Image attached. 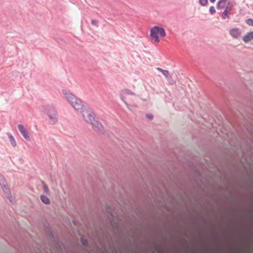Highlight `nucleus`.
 Segmentation results:
<instances>
[{
	"mask_svg": "<svg viewBox=\"0 0 253 253\" xmlns=\"http://www.w3.org/2000/svg\"><path fill=\"white\" fill-rule=\"evenodd\" d=\"M62 92L68 102L72 105L74 109L77 111H81V113L84 120L87 123L90 124L95 119V114L88 107L84 106L81 99L65 89L62 90Z\"/></svg>",
	"mask_w": 253,
	"mask_h": 253,
	"instance_id": "obj_1",
	"label": "nucleus"
},
{
	"mask_svg": "<svg viewBox=\"0 0 253 253\" xmlns=\"http://www.w3.org/2000/svg\"><path fill=\"white\" fill-rule=\"evenodd\" d=\"M44 113L48 116V123L50 125L56 124L58 121L56 108L52 105L47 106L44 109Z\"/></svg>",
	"mask_w": 253,
	"mask_h": 253,
	"instance_id": "obj_2",
	"label": "nucleus"
},
{
	"mask_svg": "<svg viewBox=\"0 0 253 253\" xmlns=\"http://www.w3.org/2000/svg\"><path fill=\"white\" fill-rule=\"evenodd\" d=\"M0 185L9 201L11 203L13 202V199L10 195V191L8 188L6 180L4 176L1 174H0Z\"/></svg>",
	"mask_w": 253,
	"mask_h": 253,
	"instance_id": "obj_3",
	"label": "nucleus"
},
{
	"mask_svg": "<svg viewBox=\"0 0 253 253\" xmlns=\"http://www.w3.org/2000/svg\"><path fill=\"white\" fill-rule=\"evenodd\" d=\"M106 212L108 214V218L111 225L114 228L118 230L119 226L118 223L115 220L114 216L112 211V208L110 206L107 205L106 206Z\"/></svg>",
	"mask_w": 253,
	"mask_h": 253,
	"instance_id": "obj_4",
	"label": "nucleus"
},
{
	"mask_svg": "<svg viewBox=\"0 0 253 253\" xmlns=\"http://www.w3.org/2000/svg\"><path fill=\"white\" fill-rule=\"evenodd\" d=\"M92 126L93 129L99 134H103L105 129L102 124L96 120H94L90 123Z\"/></svg>",
	"mask_w": 253,
	"mask_h": 253,
	"instance_id": "obj_5",
	"label": "nucleus"
},
{
	"mask_svg": "<svg viewBox=\"0 0 253 253\" xmlns=\"http://www.w3.org/2000/svg\"><path fill=\"white\" fill-rule=\"evenodd\" d=\"M126 95H135V93L132 91H131L130 90L128 89H125L121 91V100L124 102V103L126 105L127 107L130 109V105L128 104L126 101L125 100V96Z\"/></svg>",
	"mask_w": 253,
	"mask_h": 253,
	"instance_id": "obj_6",
	"label": "nucleus"
},
{
	"mask_svg": "<svg viewBox=\"0 0 253 253\" xmlns=\"http://www.w3.org/2000/svg\"><path fill=\"white\" fill-rule=\"evenodd\" d=\"M17 126H18L19 131H20L21 134L22 135V136L24 137V138L26 140L30 141V137L29 136V133H28L27 130L26 129V128H25L24 127V126L22 125H21V124H19Z\"/></svg>",
	"mask_w": 253,
	"mask_h": 253,
	"instance_id": "obj_7",
	"label": "nucleus"
},
{
	"mask_svg": "<svg viewBox=\"0 0 253 253\" xmlns=\"http://www.w3.org/2000/svg\"><path fill=\"white\" fill-rule=\"evenodd\" d=\"M150 37L152 40H154L155 42H160V40L158 37V34L155 26H154L151 29Z\"/></svg>",
	"mask_w": 253,
	"mask_h": 253,
	"instance_id": "obj_8",
	"label": "nucleus"
},
{
	"mask_svg": "<svg viewBox=\"0 0 253 253\" xmlns=\"http://www.w3.org/2000/svg\"><path fill=\"white\" fill-rule=\"evenodd\" d=\"M253 40V31L248 32L246 35L243 38V41L245 42H248Z\"/></svg>",
	"mask_w": 253,
	"mask_h": 253,
	"instance_id": "obj_9",
	"label": "nucleus"
},
{
	"mask_svg": "<svg viewBox=\"0 0 253 253\" xmlns=\"http://www.w3.org/2000/svg\"><path fill=\"white\" fill-rule=\"evenodd\" d=\"M229 33L230 35L235 38H238L240 34L239 30L238 28H234L230 30Z\"/></svg>",
	"mask_w": 253,
	"mask_h": 253,
	"instance_id": "obj_10",
	"label": "nucleus"
},
{
	"mask_svg": "<svg viewBox=\"0 0 253 253\" xmlns=\"http://www.w3.org/2000/svg\"><path fill=\"white\" fill-rule=\"evenodd\" d=\"M156 28V30L157 31L158 34L160 35V36L162 37H164L166 36V34L165 29L161 27H159L155 26Z\"/></svg>",
	"mask_w": 253,
	"mask_h": 253,
	"instance_id": "obj_11",
	"label": "nucleus"
},
{
	"mask_svg": "<svg viewBox=\"0 0 253 253\" xmlns=\"http://www.w3.org/2000/svg\"><path fill=\"white\" fill-rule=\"evenodd\" d=\"M230 11H231L230 7H229L228 6L225 7V9L222 14V18L224 19H225L226 18H228V14L230 13Z\"/></svg>",
	"mask_w": 253,
	"mask_h": 253,
	"instance_id": "obj_12",
	"label": "nucleus"
},
{
	"mask_svg": "<svg viewBox=\"0 0 253 253\" xmlns=\"http://www.w3.org/2000/svg\"><path fill=\"white\" fill-rule=\"evenodd\" d=\"M6 134L9 139L11 145L13 147H15L17 146V143L13 135L10 132H7Z\"/></svg>",
	"mask_w": 253,
	"mask_h": 253,
	"instance_id": "obj_13",
	"label": "nucleus"
},
{
	"mask_svg": "<svg viewBox=\"0 0 253 253\" xmlns=\"http://www.w3.org/2000/svg\"><path fill=\"white\" fill-rule=\"evenodd\" d=\"M227 1V0H219L217 4V8L222 9L225 8Z\"/></svg>",
	"mask_w": 253,
	"mask_h": 253,
	"instance_id": "obj_14",
	"label": "nucleus"
},
{
	"mask_svg": "<svg viewBox=\"0 0 253 253\" xmlns=\"http://www.w3.org/2000/svg\"><path fill=\"white\" fill-rule=\"evenodd\" d=\"M40 199L42 202L45 204H49L50 203V200L45 196L41 195Z\"/></svg>",
	"mask_w": 253,
	"mask_h": 253,
	"instance_id": "obj_15",
	"label": "nucleus"
},
{
	"mask_svg": "<svg viewBox=\"0 0 253 253\" xmlns=\"http://www.w3.org/2000/svg\"><path fill=\"white\" fill-rule=\"evenodd\" d=\"M42 184L43 186L44 193H47L49 192V189L47 185L44 181H42Z\"/></svg>",
	"mask_w": 253,
	"mask_h": 253,
	"instance_id": "obj_16",
	"label": "nucleus"
},
{
	"mask_svg": "<svg viewBox=\"0 0 253 253\" xmlns=\"http://www.w3.org/2000/svg\"><path fill=\"white\" fill-rule=\"evenodd\" d=\"M81 243L82 244V245L84 247H86L88 246V243L87 240L84 239L83 237L81 238Z\"/></svg>",
	"mask_w": 253,
	"mask_h": 253,
	"instance_id": "obj_17",
	"label": "nucleus"
},
{
	"mask_svg": "<svg viewBox=\"0 0 253 253\" xmlns=\"http://www.w3.org/2000/svg\"><path fill=\"white\" fill-rule=\"evenodd\" d=\"M208 0H199L200 5L202 6H206L208 3Z\"/></svg>",
	"mask_w": 253,
	"mask_h": 253,
	"instance_id": "obj_18",
	"label": "nucleus"
},
{
	"mask_svg": "<svg viewBox=\"0 0 253 253\" xmlns=\"http://www.w3.org/2000/svg\"><path fill=\"white\" fill-rule=\"evenodd\" d=\"M168 80V81L169 82V83L171 84H173L175 83L174 81L172 79L171 76L169 75L168 78H167Z\"/></svg>",
	"mask_w": 253,
	"mask_h": 253,
	"instance_id": "obj_19",
	"label": "nucleus"
},
{
	"mask_svg": "<svg viewBox=\"0 0 253 253\" xmlns=\"http://www.w3.org/2000/svg\"><path fill=\"white\" fill-rule=\"evenodd\" d=\"M246 22L248 25L253 26V19L252 18L247 19Z\"/></svg>",
	"mask_w": 253,
	"mask_h": 253,
	"instance_id": "obj_20",
	"label": "nucleus"
},
{
	"mask_svg": "<svg viewBox=\"0 0 253 253\" xmlns=\"http://www.w3.org/2000/svg\"><path fill=\"white\" fill-rule=\"evenodd\" d=\"M209 11L211 14H213L215 13V10L213 6H211L210 7Z\"/></svg>",
	"mask_w": 253,
	"mask_h": 253,
	"instance_id": "obj_21",
	"label": "nucleus"
},
{
	"mask_svg": "<svg viewBox=\"0 0 253 253\" xmlns=\"http://www.w3.org/2000/svg\"><path fill=\"white\" fill-rule=\"evenodd\" d=\"M162 74L166 77V78H168L170 75L169 71L165 70L163 71Z\"/></svg>",
	"mask_w": 253,
	"mask_h": 253,
	"instance_id": "obj_22",
	"label": "nucleus"
},
{
	"mask_svg": "<svg viewBox=\"0 0 253 253\" xmlns=\"http://www.w3.org/2000/svg\"><path fill=\"white\" fill-rule=\"evenodd\" d=\"M91 24L92 25H94V26H96L97 27L98 26V21H96V20L95 19H92L91 20Z\"/></svg>",
	"mask_w": 253,
	"mask_h": 253,
	"instance_id": "obj_23",
	"label": "nucleus"
},
{
	"mask_svg": "<svg viewBox=\"0 0 253 253\" xmlns=\"http://www.w3.org/2000/svg\"><path fill=\"white\" fill-rule=\"evenodd\" d=\"M146 118H147L148 119H149L150 120H152L153 118V116L152 115L149 114H146Z\"/></svg>",
	"mask_w": 253,
	"mask_h": 253,
	"instance_id": "obj_24",
	"label": "nucleus"
},
{
	"mask_svg": "<svg viewBox=\"0 0 253 253\" xmlns=\"http://www.w3.org/2000/svg\"><path fill=\"white\" fill-rule=\"evenodd\" d=\"M49 237H50L51 239H52V238H54L53 235V234H52L51 232H50V233L49 234Z\"/></svg>",
	"mask_w": 253,
	"mask_h": 253,
	"instance_id": "obj_25",
	"label": "nucleus"
},
{
	"mask_svg": "<svg viewBox=\"0 0 253 253\" xmlns=\"http://www.w3.org/2000/svg\"><path fill=\"white\" fill-rule=\"evenodd\" d=\"M157 70L160 71L162 73H163V71H164V70L159 67L157 68Z\"/></svg>",
	"mask_w": 253,
	"mask_h": 253,
	"instance_id": "obj_26",
	"label": "nucleus"
},
{
	"mask_svg": "<svg viewBox=\"0 0 253 253\" xmlns=\"http://www.w3.org/2000/svg\"><path fill=\"white\" fill-rule=\"evenodd\" d=\"M215 0H210V1L212 3L214 2Z\"/></svg>",
	"mask_w": 253,
	"mask_h": 253,
	"instance_id": "obj_27",
	"label": "nucleus"
}]
</instances>
